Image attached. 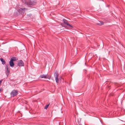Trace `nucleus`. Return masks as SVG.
I'll return each mask as SVG.
<instances>
[{
  "instance_id": "obj_10",
  "label": "nucleus",
  "mask_w": 125,
  "mask_h": 125,
  "mask_svg": "<svg viewBox=\"0 0 125 125\" xmlns=\"http://www.w3.org/2000/svg\"><path fill=\"white\" fill-rule=\"evenodd\" d=\"M18 59H16L15 57H14L11 58L10 60L13 62L16 61L18 60Z\"/></svg>"
},
{
  "instance_id": "obj_4",
  "label": "nucleus",
  "mask_w": 125,
  "mask_h": 125,
  "mask_svg": "<svg viewBox=\"0 0 125 125\" xmlns=\"http://www.w3.org/2000/svg\"><path fill=\"white\" fill-rule=\"evenodd\" d=\"M54 75L55 78V80L56 83H58L59 79L58 77L59 75V74L56 72L54 73Z\"/></svg>"
},
{
  "instance_id": "obj_13",
  "label": "nucleus",
  "mask_w": 125,
  "mask_h": 125,
  "mask_svg": "<svg viewBox=\"0 0 125 125\" xmlns=\"http://www.w3.org/2000/svg\"><path fill=\"white\" fill-rule=\"evenodd\" d=\"M49 104L46 105L44 107V109H47L48 108V107L49 106Z\"/></svg>"
},
{
  "instance_id": "obj_7",
  "label": "nucleus",
  "mask_w": 125,
  "mask_h": 125,
  "mask_svg": "<svg viewBox=\"0 0 125 125\" xmlns=\"http://www.w3.org/2000/svg\"><path fill=\"white\" fill-rule=\"evenodd\" d=\"M9 64L7 65L6 66V74H7V76H8L10 73V69H9Z\"/></svg>"
},
{
  "instance_id": "obj_14",
  "label": "nucleus",
  "mask_w": 125,
  "mask_h": 125,
  "mask_svg": "<svg viewBox=\"0 0 125 125\" xmlns=\"http://www.w3.org/2000/svg\"><path fill=\"white\" fill-rule=\"evenodd\" d=\"M2 81H3V80L2 79L0 81V85L1 84V83L2 82Z\"/></svg>"
},
{
  "instance_id": "obj_15",
  "label": "nucleus",
  "mask_w": 125,
  "mask_h": 125,
  "mask_svg": "<svg viewBox=\"0 0 125 125\" xmlns=\"http://www.w3.org/2000/svg\"><path fill=\"white\" fill-rule=\"evenodd\" d=\"M62 79V78H60V80H61V79Z\"/></svg>"
},
{
  "instance_id": "obj_16",
  "label": "nucleus",
  "mask_w": 125,
  "mask_h": 125,
  "mask_svg": "<svg viewBox=\"0 0 125 125\" xmlns=\"http://www.w3.org/2000/svg\"><path fill=\"white\" fill-rule=\"evenodd\" d=\"M85 64L86 65V63H85Z\"/></svg>"
},
{
  "instance_id": "obj_11",
  "label": "nucleus",
  "mask_w": 125,
  "mask_h": 125,
  "mask_svg": "<svg viewBox=\"0 0 125 125\" xmlns=\"http://www.w3.org/2000/svg\"><path fill=\"white\" fill-rule=\"evenodd\" d=\"M0 60L2 62V63L3 64H5V62L4 60L2 58H1L0 59Z\"/></svg>"
},
{
  "instance_id": "obj_1",
  "label": "nucleus",
  "mask_w": 125,
  "mask_h": 125,
  "mask_svg": "<svg viewBox=\"0 0 125 125\" xmlns=\"http://www.w3.org/2000/svg\"><path fill=\"white\" fill-rule=\"evenodd\" d=\"M27 9L26 8L19 7L17 9V11L14 12V15L16 17H18L21 15H22L25 13V11Z\"/></svg>"
},
{
  "instance_id": "obj_6",
  "label": "nucleus",
  "mask_w": 125,
  "mask_h": 125,
  "mask_svg": "<svg viewBox=\"0 0 125 125\" xmlns=\"http://www.w3.org/2000/svg\"><path fill=\"white\" fill-rule=\"evenodd\" d=\"M18 65L20 66H24V64L23 61L21 60H19L18 62Z\"/></svg>"
},
{
  "instance_id": "obj_2",
  "label": "nucleus",
  "mask_w": 125,
  "mask_h": 125,
  "mask_svg": "<svg viewBox=\"0 0 125 125\" xmlns=\"http://www.w3.org/2000/svg\"><path fill=\"white\" fill-rule=\"evenodd\" d=\"M24 3L27 5L29 6L30 5L33 6L36 4V3L31 0H28L25 1Z\"/></svg>"
},
{
  "instance_id": "obj_9",
  "label": "nucleus",
  "mask_w": 125,
  "mask_h": 125,
  "mask_svg": "<svg viewBox=\"0 0 125 125\" xmlns=\"http://www.w3.org/2000/svg\"><path fill=\"white\" fill-rule=\"evenodd\" d=\"M9 64L10 65L11 67H13L14 65V63L13 62L11 61L10 60L9 62Z\"/></svg>"
},
{
  "instance_id": "obj_3",
  "label": "nucleus",
  "mask_w": 125,
  "mask_h": 125,
  "mask_svg": "<svg viewBox=\"0 0 125 125\" xmlns=\"http://www.w3.org/2000/svg\"><path fill=\"white\" fill-rule=\"evenodd\" d=\"M17 90H13L11 92L10 95L12 97H14L17 95L18 93Z\"/></svg>"
},
{
  "instance_id": "obj_8",
  "label": "nucleus",
  "mask_w": 125,
  "mask_h": 125,
  "mask_svg": "<svg viewBox=\"0 0 125 125\" xmlns=\"http://www.w3.org/2000/svg\"><path fill=\"white\" fill-rule=\"evenodd\" d=\"M63 20L64 22V23L65 24H66L67 25L69 26L70 27H73L72 25L69 24L67 20H66V19H63Z\"/></svg>"
},
{
  "instance_id": "obj_5",
  "label": "nucleus",
  "mask_w": 125,
  "mask_h": 125,
  "mask_svg": "<svg viewBox=\"0 0 125 125\" xmlns=\"http://www.w3.org/2000/svg\"><path fill=\"white\" fill-rule=\"evenodd\" d=\"M40 77L41 78H47L49 79H50L51 78V77L49 76H48V74L46 75L45 74H42L40 76Z\"/></svg>"
},
{
  "instance_id": "obj_12",
  "label": "nucleus",
  "mask_w": 125,
  "mask_h": 125,
  "mask_svg": "<svg viewBox=\"0 0 125 125\" xmlns=\"http://www.w3.org/2000/svg\"><path fill=\"white\" fill-rule=\"evenodd\" d=\"M104 24V23L103 22H101L100 21H99V23H98L97 24L99 25H103Z\"/></svg>"
}]
</instances>
